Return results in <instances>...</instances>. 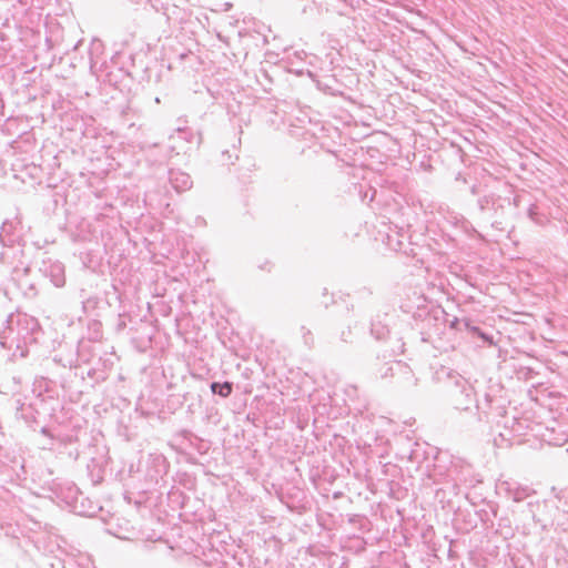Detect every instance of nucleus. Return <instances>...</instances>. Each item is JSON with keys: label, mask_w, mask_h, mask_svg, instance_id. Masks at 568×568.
I'll return each mask as SVG.
<instances>
[{"label": "nucleus", "mask_w": 568, "mask_h": 568, "mask_svg": "<svg viewBox=\"0 0 568 568\" xmlns=\"http://www.w3.org/2000/svg\"><path fill=\"white\" fill-rule=\"evenodd\" d=\"M211 389L213 393H217L222 397H227L232 393V384L229 382L225 383H213L211 385Z\"/></svg>", "instance_id": "1"}]
</instances>
